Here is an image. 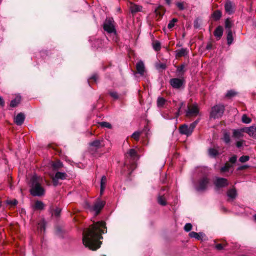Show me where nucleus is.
Listing matches in <instances>:
<instances>
[{"label": "nucleus", "mask_w": 256, "mask_h": 256, "mask_svg": "<svg viewBox=\"0 0 256 256\" xmlns=\"http://www.w3.org/2000/svg\"><path fill=\"white\" fill-rule=\"evenodd\" d=\"M212 16L216 20H218L220 18L222 14L220 11L216 10L213 13Z\"/></svg>", "instance_id": "e433bc0d"}, {"label": "nucleus", "mask_w": 256, "mask_h": 256, "mask_svg": "<svg viewBox=\"0 0 256 256\" xmlns=\"http://www.w3.org/2000/svg\"><path fill=\"white\" fill-rule=\"evenodd\" d=\"M244 140L238 141L236 142V147L238 148H240L241 146H242L243 144L244 143Z\"/></svg>", "instance_id": "3c124183"}, {"label": "nucleus", "mask_w": 256, "mask_h": 256, "mask_svg": "<svg viewBox=\"0 0 256 256\" xmlns=\"http://www.w3.org/2000/svg\"><path fill=\"white\" fill-rule=\"evenodd\" d=\"M104 30L109 34H116L114 21L112 18H106L103 24Z\"/></svg>", "instance_id": "7ed1b4c3"}, {"label": "nucleus", "mask_w": 256, "mask_h": 256, "mask_svg": "<svg viewBox=\"0 0 256 256\" xmlns=\"http://www.w3.org/2000/svg\"><path fill=\"white\" fill-rule=\"evenodd\" d=\"M109 94L110 96L115 100H117L119 98L118 93L116 92H110Z\"/></svg>", "instance_id": "49530a36"}, {"label": "nucleus", "mask_w": 256, "mask_h": 256, "mask_svg": "<svg viewBox=\"0 0 256 256\" xmlns=\"http://www.w3.org/2000/svg\"><path fill=\"white\" fill-rule=\"evenodd\" d=\"M232 167V165L231 164H230L228 162H226L224 164V166L222 167L220 169V171L221 172H228L229 170Z\"/></svg>", "instance_id": "cd10ccee"}, {"label": "nucleus", "mask_w": 256, "mask_h": 256, "mask_svg": "<svg viewBox=\"0 0 256 256\" xmlns=\"http://www.w3.org/2000/svg\"><path fill=\"white\" fill-rule=\"evenodd\" d=\"M176 4L178 8L180 10H184L186 8L185 5L186 4L184 2H178Z\"/></svg>", "instance_id": "c9c22d12"}, {"label": "nucleus", "mask_w": 256, "mask_h": 256, "mask_svg": "<svg viewBox=\"0 0 256 256\" xmlns=\"http://www.w3.org/2000/svg\"><path fill=\"white\" fill-rule=\"evenodd\" d=\"M244 130L245 132L248 133L250 136L256 138V127L245 128Z\"/></svg>", "instance_id": "f3484780"}, {"label": "nucleus", "mask_w": 256, "mask_h": 256, "mask_svg": "<svg viewBox=\"0 0 256 256\" xmlns=\"http://www.w3.org/2000/svg\"><path fill=\"white\" fill-rule=\"evenodd\" d=\"M106 178L105 176H103L102 177L100 180V194L102 195L103 192L105 189V186L106 182Z\"/></svg>", "instance_id": "a211bd4d"}, {"label": "nucleus", "mask_w": 256, "mask_h": 256, "mask_svg": "<svg viewBox=\"0 0 256 256\" xmlns=\"http://www.w3.org/2000/svg\"><path fill=\"white\" fill-rule=\"evenodd\" d=\"M232 22L230 20V19L227 18L225 21V28L228 30H231V28L232 27Z\"/></svg>", "instance_id": "f704fd0d"}, {"label": "nucleus", "mask_w": 256, "mask_h": 256, "mask_svg": "<svg viewBox=\"0 0 256 256\" xmlns=\"http://www.w3.org/2000/svg\"><path fill=\"white\" fill-rule=\"evenodd\" d=\"M185 80L184 78H173L170 80L171 86L176 89H180L184 86Z\"/></svg>", "instance_id": "0eeeda50"}, {"label": "nucleus", "mask_w": 256, "mask_h": 256, "mask_svg": "<svg viewBox=\"0 0 256 256\" xmlns=\"http://www.w3.org/2000/svg\"><path fill=\"white\" fill-rule=\"evenodd\" d=\"M176 56L178 58L182 57V56H184L187 54V50L186 48H181L180 50H178L176 51Z\"/></svg>", "instance_id": "b1692460"}, {"label": "nucleus", "mask_w": 256, "mask_h": 256, "mask_svg": "<svg viewBox=\"0 0 256 256\" xmlns=\"http://www.w3.org/2000/svg\"><path fill=\"white\" fill-rule=\"evenodd\" d=\"M42 179L41 177L34 175L30 179V192L32 196H41L44 194L45 190L42 186Z\"/></svg>", "instance_id": "f03ea898"}, {"label": "nucleus", "mask_w": 256, "mask_h": 256, "mask_svg": "<svg viewBox=\"0 0 256 256\" xmlns=\"http://www.w3.org/2000/svg\"><path fill=\"white\" fill-rule=\"evenodd\" d=\"M224 8L226 12L230 14H232L234 12V6L232 3L230 1H228L225 4Z\"/></svg>", "instance_id": "4468645a"}, {"label": "nucleus", "mask_w": 256, "mask_h": 256, "mask_svg": "<svg viewBox=\"0 0 256 256\" xmlns=\"http://www.w3.org/2000/svg\"><path fill=\"white\" fill-rule=\"evenodd\" d=\"M237 160V156L236 155L233 156L229 159V162L232 164H234Z\"/></svg>", "instance_id": "8fccbe9b"}, {"label": "nucleus", "mask_w": 256, "mask_h": 256, "mask_svg": "<svg viewBox=\"0 0 256 256\" xmlns=\"http://www.w3.org/2000/svg\"><path fill=\"white\" fill-rule=\"evenodd\" d=\"M92 78L95 81L96 80V76H93L92 77Z\"/></svg>", "instance_id": "0e129e2a"}, {"label": "nucleus", "mask_w": 256, "mask_h": 256, "mask_svg": "<svg viewBox=\"0 0 256 256\" xmlns=\"http://www.w3.org/2000/svg\"><path fill=\"white\" fill-rule=\"evenodd\" d=\"M208 152L210 156L213 158H214L219 154L218 151L216 149L214 148H209Z\"/></svg>", "instance_id": "bb28decb"}, {"label": "nucleus", "mask_w": 256, "mask_h": 256, "mask_svg": "<svg viewBox=\"0 0 256 256\" xmlns=\"http://www.w3.org/2000/svg\"><path fill=\"white\" fill-rule=\"evenodd\" d=\"M44 202L40 200H36L34 206L36 210H42L44 208Z\"/></svg>", "instance_id": "412c9836"}, {"label": "nucleus", "mask_w": 256, "mask_h": 256, "mask_svg": "<svg viewBox=\"0 0 256 256\" xmlns=\"http://www.w3.org/2000/svg\"><path fill=\"white\" fill-rule=\"evenodd\" d=\"M130 8L132 13H136L138 12H140L142 10V6L132 2L130 3Z\"/></svg>", "instance_id": "dca6fc26"}, {"label": "nucleus", "mask_w": 256, "mask_h": 256, "mask_svg": "<svg viewBox=\"0 0 256 256\" xmlns=\"http://www.w3.org/2000/svg\"><path fill=\"white\" fill-rule=\"evenodd\" d=\"M248 167H249V166L248 165L241 166L238 168L237 170H242L246 169V168H248Z\"/></svg>", "instance_id": "5fc2aeb1"}, {"label": "nucleus", "mask_w": 256, "mask_h": 256, "mask_svg": "<svg viewBox=\"0 0 256 256\" xmlns=\"http://www.w3.org/2000/svg\"><path fill=\"white\" fill-rule=\"evenodd\" d=\"M179 131L181 134L189 136L192 134L194 130L190 125L184 124L180 126Z\"/></svg>", "instance_id": "6e6552de"}, {"label": "nucleus", "mask_w": 256, "mask_h": 256, "mask_svg": "<svg viewBox=\"0 0 256 256\" xmlns=\"http://www.w3.org/2000/svg\"><path fill=\"white\" fill-rule=\"evenodd\" d=\"M236 94V92H235L233 90H230L227 92V93L226 95V96L228 97V98H232V97L235 96Z\"/></svg>", "instance_id": "a19ab883"}, {"label": "nucleus", "mask_w": 256, "mask_h": 256, "mask_svg": "<svg viewBox=\"0 0 256 256\" xmlns=\"http://www.w3.org/2000/svg\"><path fill=\"white\" fill-rule=\"evenodd\" d=\"M222 140H223L224 142L226 144H230V134L228 132H225L224 133V136H223V138H222Z\"/></svg>", "instance_id": "c85d7f7f"}, {"label": "nucleus", "mask_w": 256, "mask_h": 256, "mask_svg": "<svg viewBox=\"0 0 256 256\" xmlns=\"http://www.w3.org/2000/svg\"><path fill=\"white\" fill-rule=\"evenodd\" d=\"M90 146L95 148L96 149L102 148L104 146V140H96L90 143Z\"/></svg>", "instance_id": "f8f14e48"}, {"label": "nucleus", "mask_w": 256, "mask_h": 256, "mask_svg": "<svg viewBox=\"0 0 256 256\" xmlns=\"http://www.w3.org/2000/svg\"><path fill=\"white\" fill-rule=\"evenodd\" d=\"M242 122L244 124H249L251 122V119L247 116L246 114H244L242 118Z\"/></svg>", "instance_id": "4c0bfd02"}, {"label": "nucleus", "mask_w": 256, "mask_h": 256, "mask_svg": "<svg viewBox=\"0 0 256 256\" xmlns=\"http://www.w3.org/2000/svg\"><path fill=\"white\" fill-rule=\"evenodd\" d=\"M226 246V244H218L215 246V248L218 250H222L224 249V247H225Z\"/></svg>", "instance_id": "09e8293b"}, {"label": "nucleus", "mask_w": 256, "mask_h": 256, "mask_svg": "<svg viewBox=\"0 0 256 256\" xmlns=\"http://www.w3.org/2000/svg\"><path fill=\"white\" fill-rule=\"evenodd\" d=\"M224 110V106L223 105H216L212 108L210 116L214 119L220 118L222 116Z\"/></svg>", "instance_id": "20e7f679"}, {"label": "nucleus", "mask_w": 256, "mask_h": 256, "mask_svg": "<svg viewBox=\"0 0 256 256\" xmlns=\"http://www.w3.org/2000/svg\"><path fill=\"white\" fill-rule=\"evenodd\" d=\"M39 226H39L40 227V228L41 230H45V226H44V224H39Z\"/></svg>", "instance_id": "680f3d73"}, {"label": "nucleus", "mask_w": 256, "mask_h": 256, "mask_svg": "<svg viewBox=\"0 0 256 256\" xmlns=\"http://www.w3.org/2000/svg\"><path fill=\"white\" fill-rule=\"evenodd\" d=\"M226 40L228 45H230L232 43L233 36L232 30H227Z\"/></svg>", "instance_id": "5701e85b"}, {"label": "nucleus", "mask_w": 256, "mask_h": 256, "mask_svg": "<svg viewBox=\"0 0 256 256\" xmlns=\"http://www.w3.org/2000/svg\"><path fill=\"white\" fill-rule=\"evenodd\" d=\"M212 48V44L210 42L206 46V49L207 50H210Z\"/></svg>", "instance_id": "bf43d9fd"}, {"label": "nucleus", "mask_w": 256, "mask_h": 256, "mask_svg": "<svg viewBox=\"0 0 256 256\" xmlns=\"http://www.w3.org/2000/svg\"><path fill=\"white\" fill-rule=\"evenodd\" d=\"M209 183L210 179L207 176H203L198 180L196 189L198 192L204 191L207 188Z\"/></svg>", "instance_id": "39448f33"}, {"label": "nucleus", "mask_w": 256, "mask_h": 256, "mask_svg": "<svg viewBox=\"0 0 256 256\" xmlns=\"http://www.w3.org/2000/svg\"><path fill=\"white\" fill-rule=\"evenodd\" d=\"M177 21H178V20L176 18H172L168 23V28L169 29L172 28L174 26L175 22H176Z\"/></svg>", "instance_id": "ea45409f"}, {"label": "nucleus", "mask_w": 256, "mask_h": 256, "mask_svg": "<svg viewBox=\"0 0 256 256\" xmlns=\"http://www.w3.org/2000/svg\"><path fill=\"white\" fill-rule=\"evenodd\" d=\"M192 228V225L190 223H187L184 226V230L186 232H190Z\"/></svg>", "instance_id": "a18cd8bd"}, {"label": "nucleus", "mask_w": 256, "mask_h": 256, "mask_svg": "<svg viewBox=\"0 0 256 256\" xmlns=\"http://www.w3.org/2000/svg\"><path fill=\"white\" fill-rule=\"evenodd\" d=\"M214 184L217 188H220L228 186V182L225 178H216L214 182Z\"/></svg>", "instance_id": "9d476101"}, {"label": "nucleus", "mask_w": 256, "mask_h": 256, "mask_svg": "<svg viewBox=\"0 0 256 256\" xmlns=\"http://www.w3.org/2000/svg\"><path fill=\"white\" fill-rule=\"evenodd\" d=\"M20 100L21 97L20 96H16L14 100L11 101L10 106L12 108L20 104Z\"/></svg>", "instance_id": "393cba45"}, {"label": "nucleus", "mask_w": 256, "mask_h": 256, "mask_svg": "<svg viewBox=\"0 0 256 256\" xmlns=\"http://www.w3.org/2000/svg\"><path fill=\"white\" fill-rule=\"evenodd\" d=\"M158 202L160 205L164 206L166 205V200L164 195L159 194L158 196Z\"/></svg>", "instance_id": "4be33fe9"}, {"label": "nucleus", "mask_w": 256, "mask_h": 256, "mask_svg": "<svg viewBox=\"0 0 256 256\" xmlns=\"http://www.w3.org/2000/svg\"><path fill=\"white\" fill-rule=\"evenodd\" d=\"M223 34V28L222 26H218L214 32V35L216 38H220Z\"/></svg>", "instance_id": "aec40b11"}, {"label": "nucleus", "mask_w": 256, "mask_h": 256, "mask_svg": "<svg viewBox=\"0 0 256 256\" xmlns=\"http://www.w3.org/2000/svg\"><path fill=\"white\" fill-rule=\"evenodd\" d=\"M198 122V120H196L195 122H194L190 124V125L192 128V129L194 130V128H195V127L196 126Z\"/></svg>", "instance_id": "4d7b16f0"}, {"label": "nucleus", "mask_w": 256, "mask_h": 256, "mask_svg": "<svg viewBox=\"0 0 256 256\" xmlns=\"http://www.w3.org/2000/svg\"><path fill=\"white\" fill-rule=\"evenodd\" d=\"M154 13L156 16H161V14L158 9L155 10Z\"/></svg>", "instance_id": "052dcab7"}, {"label": "nucleus", "mask_w": 256, "mask_h": 256, "mask_svg": "<svg viewBox=\"0 0 256 256\" xmlns=\"http://www.w3.org/2000/svg\"><path fill=\"white\" fill-rule=\"evenodd\" d=\"M4 102L2 96H0V106H4Z\"/></svg>", "instance_id": "13d9d810"}, {"label": "nucleus", "mask_w": 256, "mask_h": 256, "mask_svg": "<svg viewBox=\"0 0 256 256\" xmlns=\"http://www.w3.org/2000/svg\"><path fill=\"white\" fill-rule=\"evenodd\" d=\"M185 65L184 64H182L180 66H177L176 68V72H177L180 74L181 75H183L185 70H184Z\"/></svg>", "instance_id": "7c9ffc66"}, {"label": "nucleus", "mask_w": 256, "mask_h": 256, "mask_svg": "<svg viewBox=\"0 0 256 256\" xmlns=\"http://www.w3.org/2000/svg\"><path fill=\"white\" fill-rule=\"evenodd\" d=\"M245 132L244 128L240 129H234L233 130V137L240 138L243 136V132Z\"/></svg>", "instance_id": "2eb2a0df"}, {"label": "nucleus", "mask_w": 256, "mask_h": 256, "mask_svg": "<svg viewBox=\"0 0 256 256\" xmlns=\"http://www.w3.org/2000/svg\"><path fill=\"white\" fill-rule=\"evenodd\" d=\"M199 113V109L196 104H194L188 106L186 110V116L187 117L196 116Z\"/></svg>", "instance_id": "423d86ee"}, {"label": "nucleus", "mask_w": 256, "mask_h": 256, "mask_svg": "<svg viewBox=\"0 0 256 256\" xmlns=\"http://www.w3.org/2000/svg\"><path fill=\"white\" fill-rule=\"evenodd\" d=\"M7 204H8L15 206L18 204V201L16 200H8Z\"/></svg>", "instance_id": "603ef678"}, {"label": "nucleus", "mask_w": 256, "mask_h": 256, "mask_svg": "<svg viewBox=\"0 0 256 256\" xmlns=\"http://www.w3.org/2000/svg\"><path fill=\"white\" fill-rule=\"evenodd\" d=\"M136 69L138 74L142 76L145 72V66L144 62L140 60L136 64Z\"/></svg>", "instance_id": "9b49d317"}, {"label": "nucleus", "mask_w": 256, "mask_h": 256, "mask_svg": "<svg viewBox=\"0 0 256 256\" xmlns=\"http://www.w3.org/2000/svg\"><path fill=\"white\" fill-rule=\"evenodd\" d=\"M250 160V156H242L239 158V161L241 162H245Z\"/></svg>", "instance_id": "79ce46f5"}, {"label": "nucleus", "mask_w": 256, "mask_h": 256, "mask_svg": "<svg viewBox=\"0 0 256 256\" xmlns=\"http://www.w3.org/2000/svg\"><path fill=\"white\" fill-rule=\"evenodd\" d=\"M98 124L102 128H106L110 129L112 128L111 124L108 122H102L98 123Z\"/></svg>", "instance_id": "2f4dec72"}, {"label": "nucleus", "mask_w": 256, "mask_h": 256, "mask_svg": "<svg viewBox=\"0 0 256 256\" xmlns=\"http://www.w3.org/2000/svg\"><path fill=\"white\" fill-rule=\"evenodd\" d=\"M127 154L132 158H134L137 156L136 150L133 148L130 149Z\"/></svg>", "instance_id": "473e14b6"}, {"label": "nucleus", "mask_w": 256, "mask_h": 256, "mask_svg": "<svg viewBox=\"0 0 256 256\" xmlns=\"http://www.w3.org/2000/svg\"><path fill=\"white\" fill-rule=\"evenodd\" d=\"M106 202L104 201L98 199L92 208V210L95 212L96 214H98L103 208Z\"/></svg>", "instance_id": "1a4fd4ad"}, {"label": "nucleus", "mask_w": 256, "mask_h": 256, "mask_svg": "<svg viewBox=\"0 0 256 256\" xmlns=\"http://www.w3.org/2000/svg\"><path fill=\"white\" fill-rule=\"evenodd\" d=\"M106 223L104 222H94L83 232L82 242L86 247L92 250L98 249L102 244L100 239L103 238L102 234L106 232Z\"/></svg>", "instance_id": "f257e3e1"}, {"label": "nucleus", "mask_w": 256, "mask_h": 256, "mask_svg": "<svg viewBox=\"0 0 256 256\" xmlns=\"http://www.w3.org/2000/svg\"><path fill=\"white\" fill-rule=\"evenodd\" d=\"M153 48L156 50L158 51L160 49V44L158 41H156L153 43Z\"/></svg>", "instance_id": "58836bf2"}, {"label": "nucleus", "mask_w": 256, "mask_h": 256, "mask_svg": "<svg viewBox=\"0 0 256 256\" xmlns=\"http://www.w3.org/2000/svg\"><path fill=\"white\" fill-rule=\"evenodd\" d=\"M25 119L24 114L22 112L19 113L18 115L14 118V122L18 126L22 125Z\"/></svg>", "instance_id": "ddd939ff"}, {"label": "nucleus", "mask_w": 256, "mask_h": 256, "mask_svg": "<svg viewBox=\"0 0 256 256\" xmlns=\"http://www.w3.org/2000/svg\"><path fill=\"white\" fill-rule=\"evenodd\" d=\"M184 102H181L180 104V108H178L177 112L176 113V118H177L180 114V108H181L182 106L184 105Z\"/></svg>", "instance_id": "864d4df0"}, {"label": "nucleus", "mask_w": 256, "mask_h": 256, "mask_svg": "<svg viewBox=\"0 0 256 256\" xmlns=\"http://www.w3.org/2000/svg\"><path fill=\"white\" fill-rule=\"evenodd\" d=\"M160 68H162V69H163V70H164V69H165L166 68V66L164 64H160Z\"/></svg>", "instance_id": "e2e57ef3"}, {"label": "nucleus", "mask_w": 256, "mask_h": 256, "mask_svg": "<svg viewBox=\"0 0 256 256\" xmlns=\"http://www.w3.org/2000/svg\"><path fill=\"white\" fill-rule=\"evenodd\" d=\"M140 132H135L132 135V137L134 138L136 140H139L140 136Z\"/></svg>", "instance_id": "c03bdc74"}, {"label": "nucleus", "mask_w": 256, "mask_h": 256, "mask_svg": "<svg viewBox=\"0 0 256 256\" xmlns=\"http://www.w3.org/2000/svg\"><path fill=\"white\" fill-rule=\"evenodd\" d=\"M54 169L57 170L62 167V164L60 162H57L52 164Z\"/></svg>", "instance_id": "37998d69"}, {"label": "nucleus", "mask_w": 256, "mask_h": 256, "mask_svg": "<svg viewBox=\"0 0 256 256\" xmlns=\"http://www.w3.org/2000/svg\"><path fill=\"white\" fill-rule=\"evenodd\" d=\"M228 196L232 199L236 198V192L234 188H232L229 190L227 192Z\"/></svg>", "instance_id": "a878e982"}, {"label": "nucleus", "mask_w": 256, "mask_h": 256, "mask_svg": "<svg viewBox=\"0 0 256 256\" xmlns=\"http://www.w3.org/2000/svg\"><path fill=\"white\" fill-rule=\"evenodd\" d=\"M60 212L61 210L60 208H56L54 210L52 215H54L56 216H58L60 215Z\"/></svg>", "instance_id": "de8ad7c7"}, {"label": "nucleus", "mask_w": 256, "mask_h": 256, "mask_svg": "<svg viewBox=\"0 0 256 256\" xmlns=\"http://www.w3.org/2000/svg\"><path fill=\"white\" fill-rule=\"evenodd\" d=\"M254 220H256V214L254 216Z\"/></svg>", "instance_id": "338daca9"}, {"label": "nucleus", "mask_w": 256, "mask_h": 256, "mask_svg": "<svg viewBox=\"0 0 256 256\" xmlns=\"http://www.w3.org/2000/svg\"><path fill=\"white\" fill-rule=\"evenodd\" d=\"M166 2V3L168 4H170V0H165Z\"/></svg>", "instance_id": "69168bd1"}, {"label": "nucleus", "mask_w": 256, "mask_h": 256, "mask_svg": "<svg viewBox=\"0 0 256 256\" xmlns=\"http://www.w3.org/2000/svg\"><path fill=\"white\" fill-rule=\"evenodd\" d=\"M52 183H53V184L54 186H56L58 185V179H56L55 178V176H53L52 178Z\"/></svg>", "instance_id": "6e6d98bb"}, {"label": "nucleus", "mask_w": 256, "mask_h": 256, "mask_svg": "<svg viewBox=\"0 0 256 256\" xmlns=\"http://www.w3.org/2000/svg\"><path fill=\"white\" fill-rule=\"evenodd\" d=\"M1 206H2V204H1V202L0 201V208L1 207Z\"/></svg>", "instance_id": "774afa93"}, {"label": "nucleus", "mask_w": 256, "mask_h": 256, "mask_svg": "<svg viewBox=\"0 0 256 256\" xmlns=\"http://www.w3.org/2000/svg\"><path fill=\"white\" fill-rule=\"evenodd\" d=\"M189 236L190 238H195L196 240H200L201 239L200 236L199 234L194 232H192L189 234Z\"/></svg>", "instance_id": "72a5a7b5"}, {"label": "nucleus", "mask_w": 256, "mask_h": 256, "mask_svg": "<svg viewBox=\"0 0 256 256\" xmlns=\"http://www.w3.org/2000/svg\"><path fill=\"white\" fill-rule=\"evenodd\" d=\"M55 178L58 180H64L68 178V174L66 172H56L54 175Z\"/></svg>", "instance_id": "6ab92c4d"}, {"label": "nucleus", "mask_w": 256, "mask_h": 256, "mask_svg": "<svg viewBox=\"0 0 256 256\" xmlns=\"http://www.w3.org/2000/svg\"><path fill=\"white\" fill-rule=\"evenodd\" d=\"M166 100L162 97H158L157 100V106L159 108L162 107L165 104Z\"/></svg>", "instance_id": "c756f323"}]
</instances>
